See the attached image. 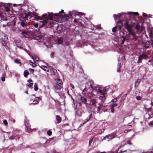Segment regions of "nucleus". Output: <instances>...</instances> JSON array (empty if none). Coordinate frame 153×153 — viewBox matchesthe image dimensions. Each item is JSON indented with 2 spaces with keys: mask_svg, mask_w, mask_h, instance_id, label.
Returning <instances> with one entry per match:
<instances>
[{
  "mask_svg": "<svg viewBox=\"0 0 153 153\" xmlns=\"http://www.w3.org/2000/svg\"><path fill=\"white\" fill-rule=\"evenodd\" d=\"M124 16L126 20L124 23V25L128 32L129 39L132 42H135L137 39V38L135 33L132 29L134 26L135 24L132 22H130L129 20L130 19L129 14H126L124 15Z\"/></svg>",
  "mask_w": 153,
  "mask_h": 153,
  "instance_id": "f257e3e1",
  "label": "nucleus"
},
{
  "mask_svg": "<svg viewBox=\"0 0 153 153\" xmlns=\"http://www.w3.org/2000/svg\"><path fill=\"white\" fill-rule=\"evenodd\" d=\"M64 10H61V11L59 12V13L55 14L54 15L52 13H50L49 12H48V13H45L42 15V17L38 16V19L39 20H42L41 22H42V25H39L40 27H42L46 24L47 22L46 20H44L43 18L44 19L46 20L49 19L50 20H52L53 19V18H54L55 16H56L58 18H61V16L60 14L63 13Z\"/></svg>",
  "mask_w": 153,
  "mask_h": 153,
  "instance_id": "f03ea898",
  "label": "nucleus"
},
{
  "mask_svg": "<svg viewBox=\"0 0 153 153\" xmlns=\"http://www.w3.org/2000/svg\"><path fill=\"white\" fill-rule=\"evenodd\" d=\"M97 97L96 95L92 94H90L88 96V101L87 104L91 106L97 108V111L99 112L103 107V105L99 103V105L97 107L96 104L97 103L96 100Z\"/></svg>",
  "mask_w": 153,
  "mask_h": 153,
  "instance_id": "7ed1b4c3",
  "label": "nucleus"
},
{
  "mask_svg": "<svg viewBox=\"0 0 153 153\" xmlns=\"http://www.w3.org/2000/svg\"><path fill=\"white\" fill-rule=\"evenodd\" d=\"M93 82L92 81L89 82H87L85 85V89H89L91 92L92 91H94V89H93Z\"/></svg>",
  "mask_w": 153,
  "mask_h": 153,
  "instance_id": "20e7f679",
  "label": "nucleus"
},
{
  "mask_svg": "<svg viewBox=\"0 0 153 153\" xmlns=\"http://www.w3.org/2000/svg\"><path fill=\"white\" fill-rule=\"evenodd\" d=\"M117 25L116 26L118 28V30L120 31L123 25L122 21L120 19L119 21L117 22Z\"/></svg>",
  "mask_w": 153,
  "mask_h": 153,
  "instance_id": "39448f33",
  "label": "nucleus"
},
{
  "mask_svg": "<svg viewBox=\"0 0 153 153\" xmlns=\"http://www.w3.org/2000/svg\"><path fill=\"white\" fill-rule=\"evenodd\" d=\"M149 36L150 38V40L149 41V42L151 44V43L153 42V34L152 30H150L149 33Z\"/></svg>",
  "mask_w": 153,
  "mask_h": 153,
  "instance_id": "423d86ee",
  "label": "nucleus"
},
{
  "mask_svg": "<svg viewBox=\"0 0 153 153\" xmlns=\"http://www.w3.org/2000/svg\"><path fill=\"white\" fill-rule=\"evenodd\" d=\"M54 87L56 89L60 90L63 88V85H60L58 84H55L53 85Z\"/></svg>",
  "mask_w": 153,
  "mask_h": 153,
  "instance_id": "0eeeda50",
  "label": "nucleus"
},
{
  "mask_svg": "<svg viewBox=\"0 0 153 153\" xmlns=\"http://www.w3.org/2000/svg\"><path fill=\"white\" fill-rule=\"evenodd\" d=\"M10 7V5L9 4H5L4 5L3 8H2L4 9L7 12H8L10 11L9 9Z\"/></svg>",
  "mask_w": 153,
  "mask_h": 153,
  "instance_id": "6e6552de",
  "label": "nucleus"
},
{
  "mask_svg": "<svg viewBox=\"0 0 153 153\" xmlns=\"http://www.w3.org/2000/svg\"><path fill=\"white\" fill-rule=\"evenodd\" d=\"M94 90H95L97 92H99L101 94V95H102V96H101V97L103 98L104 97V94H103L102 91L100 89H99V88H97V87H95L94 88Z\"/></svg>",
  "mask_w": 153,
  "mask_h": 153,
  "instance_id": "1a4fd4ad",
  "label": "nucleus"
},
{
  "mask_svg": "<svg viewBox=\"0 0 153 153\" xmlns=\"http://www.w3.org/2000/svg\"><path fill=\"white\" fill-rule=\"evenodd\" d=\"M41 98L39 97L36 98L33 101V104H37L39 102V100H41ZM31 104H32L31 103Z\"/></svg>",
  "mask_w": 153,
  "mask_h": 153,
  "instance_id": "9d476101",
  "label": "nucleus"
},
{
  "mask_svg": "<svg viewBox=\"0 0 153 153\" xmlns=\"http://www.w3.org/2000/svg\"><path fill=\"white\" fill-rule=\"evenodd\" d=\"M114 136L112 134L106 136L105 138L108 139L109 140H111L114 138Z\"/></svg>",
  "mask_w": 153,
  "mask_h": 153,
  "instance_id": "9b49d317",
  "label": "nucleus"
},
{
  "mask_svg": "<svg viewBox=\"0 0 153 153\" xmlns=\"http://www.w3.org/2000/svg\"><path fill=\"white\" fill-rule=\"evenodd\" d=\"M56 83L63 85V82L62 80L59 79H56Z\"/></svg>",
  "mask_w": 153,
  "mask_h": 153,
  "instance_id": "f8f14e48",
  "label": "nucleus"
},
{
  "mask_svg": "<svg viewBox=\"0 0 153 153\" xmlns=\"http://www.w3.org/2000/svg\"><path fill=\"white\" fill-rule=\"evenodd\" d=\"M56 118L57 121L58 123H59L61 122L62 119L59 116L56 115Z\"/></svg>",
  "mask_w": 153,
  "mask_h": 153,
  "instance_id": "ddd939ff",
  "label": "nucleus"
},
{
  "mask_svg": "<svg viewBox=\"0 0 153 153\" xmlns=\"http://www.w3.org/2000/svg\"><path fill=\"white\" fill-rule=\"evenodd\" d=\"M141 82V80L140 79H138L135 83L134 86L135 87H137L139 84Z\"/></svg>",
  "mask_w": 153,
  "mask_h": 153,
  "instance_id": "4468645a",
  "label": "nucleus"
},
{
  "mask_svg": "<svg viewBox=\"0 0 153 153\" xmlns=\"http://www.w3.org/2000/svg\"><path fill=\"white\" fill-rule=\"evenodd\" d=\"M29 74V73L27 70L24 71V75L25 77H27V76Z\"/></svg>",
  "mask_w": 153,
  "mask_h": 153,
  "instance_id": "2eb2a0df",
  "label": "nucleus"
},
{
  "mask_svg": "<svg viewBox=\"0 0 153 153\" xmlns=\"http://www.w3.org/2000/svg\"><path fill=\"white\" fill-rule=\"evenodd\" d=\"M21 34H22V36H23L24 37H26L25 35H27L28 33L26 31H23L21 33Z\"/></svg>",
  "mask_w": 153,
  "mask_h": 153,
  "instance_id": "dca6fc26",
  "label": "nucleus"
},
{
  "mask_svg": "<svg viewBox=\"0 0 153 153\" xmlns=\"http://www.w3.org/2000/svg\"><path fill=\"white\" fill-rule=\"evenodd\" d=\"M20 25L22 27H24L25 26H26L27 25V23H25L23 21H22L20 22Z\"/></svg>",
  "mask_w": 153,
  "mask_h": 153,
  "instance_id": "f3484780",
  "label": "nucleus"
},
{
  "mask_svg": "<svg viewBox=\"0 0 153 153\" xmlns=\"http://www.w3.org/2000/svg\"><path fill=\"white\" fill-rule=\"evenodd\" d=\"M1 42L3 46L5 47L6 48H8L7 46V43L5 40H2Z\"/></svg>",
  "mask_w": 153,
  "mask_h": 153,
  "instance_id": "a211bd4d",
  "label": "nucleus"
},
{
  "mask_svg": "<svg viewBox=\"0 0 153 153\" xmlns=\"http://www.w3.org/2000/svg\"><path fill=\"white\" fill-rule=\"evenodd\" d=\"M135 28L137 29L138 31H141L142 30V28L140 27V25H137L135 27Z\"/></svg>",
  "mask_w": 153,
  "mask_h": 153,
  "instance_id": "6ab92c4d",
  "label": "nucleus"
},
{
  "mask_svg": "<svg viewBox=\"0 0 153 153\" xmlns=\"http://www.w3.org/2000/svg\"><path fill=\"white\" fill-rule=\"evenodd\" d=\"M31 14V12H28L27 13H25V16L24 17V18H27L28 16H30Z\"/></svg>",
  "mask_w": 153,
  "mask_h": 153,
  "instance_id": "aec40b11",
  "label": "nucleus"
},
{
  "mask_svg": "<svg viewBox=\"0 0 153 153\" xmlns=\"http://www.w3.org/2000/svg\"><path fill=\"white\" fill-rule=\"evenodd\" d=\"M81 100L82 101L85 103H86V102L88 101H87V99L86 98L84 97H81Z\"/></svg>",
  "mask_w": 153,
  "mask_h": 153,
  "instance_id": "412c9836",
  "label": "nucleus"
},
{
  "mask_svg": "<svg viewBox=\"0 0 153 153\" xmlns=\"http://www.w3.org/2000/svg\"><path fill=\"white\" fill-rule=\"evenodd\" d=\"M28 82L30 83L28 85V86L30 87H32L33 85V82H32V80L31 79H30L28 80Z\"/></svg>",
  "mask_w": 153,
  "mask_h": 153,
  "instance_id": "4be33fe9",
  "label": "nucleus"
},
{
  "mask_svg": "<svg viewBox=\"0 0 153 153\" xmlns=\"http://www.w3.org/2000/svg\"><path fill=\"white\" fill-rule=\"evenodd\" d=\"M63 42V39L62 38H60L58 39L57 43L59 44H61Z\"/></svg>",
  "mask_w": 153,
  "mask_h": 153,
  "instance_id": "5701e85b",
  "label": "nucleus"
},
{
  "mask_svg": "<svg viewBox=\"0 0 153 153\" xmlns=\"http://www.w3.org/2000/svg\"><path fill=\"white\" fill-rule=\"evenodd\" d=\"M121 39L122 40L121 44H123L125 41V38L124 36H122L121 37Z\"/></svg>",
  "mask_w": 153,
  "mask_h": 153,
  "instance_id": "b1692460",
  "label": "nucleus"
},
{
  "mask_svg": "<svg viewBox=\"0 0 153 153\" xmlns=\"http://www.w3.org/2000/svg\"><path fill=\"white\" fill-rule=\"evenodd\" d=\"M118 29V28L116 26L114 27L112 29V32H116V31H117V30Z\"/></svg>",
  "mask_w": 153,
  "mask_h": 153,
  "instance_id": "393cba45",
  "label": "nucleus"
},
{
  "mask_svg": "<svg viewBox=\"0 0 153 153\" xmlns=\"http://www.w3.org/2000/svg\"><path fill=\"white\" fill-rule=\"evenodd\" d=\"M14 61H15V62L16 63L20 64V65H21V62L18 59H16Z\"/></svg>",
  "mask_w": 153,
  "mask_h": 153,
  "instance_id": "a878e982",
  "label": "nucleus"
},
{
  "mask_svg": "<svg viewBox=\"0 0 153 153\" xmlns=\"http://www.w3.org/2000/svg\"><path fill=\"white\" fill-rule=\"evenodd\" d=\"M143 59H145L148 57V56L145 54H143L140 55Z\"/></svg>",
  "mask_w": 153,
  "mask_h": 153,
  "instance_id": "bb28decb",
  "label": "nucleus"
},
{
  "mask_svg": "<svg viewBox=\"0 0 153 153\" xmlns=\"http://www.w3.org/2000/svg\"><path fill=\"white\" fill-rule=\"evenodd\" d=\"M143 59V58H142L141 56H139L138 57V60L137 61V62L138 63L141 62L142 60Z\"/></svg>",
  "mask_w": 153,
  "mask_h": 153,
  "instance_id": "cd10ccee",
  "label": "nucleus"
},
{
  "mask_svg": "<svg viewBox=\"0 0 153 153\" xmlns=\"http://www.w3.org/2000/svg\"><path fill=\"white\" fill-rule=\"evenodd\" d=\"M92 117V114H89L88 117H87L86 118V122H88V121L91 118V117Z\"/></svg>",
  "mask_w": 153,
  "mask_h": 153,
  "instance_id": "c85d7f7f",
  "label": "nucleus"
},
{
  "mask_svg": "<svg viewBox=\"0 0 153 153\" xmlns=\"http://www.w3.org/2000/svg\"><path fill=\"white\" fill-rule=\"evenodd\" d=\"M34 87V90L35 91H37L38 90V88L36 83H35Z\"/></svg>",
  "mask_w": 153,
  "mask_h": 153,
  "instance_id": "c756f323",
  "label": "nucleus"
},
{
  "mask_svg": "<svg viewBox=\"0 0 153 153\" xmlns=\"http://www.w3.org/2000/svg\"><path fill=\"white\" fill-rule=\"evenodd\" d=\"M94 138V137H92L90 138L89 142V145H91V143L93 141Z\"/></svg>",
  "mask_w": 153,
  "mask_h": 153,
  "instance_id": "7c9ffc66",
  "label": "nucleus"
},
{
  "mask_svg": "<svg viewBox=\"0 0 153 153\" xmlns=\"http://www.w3.org/2000/svg\"><path fill=\"white\" fill-rule=\"evenodd\" d=\"M47 134L49 136H51L52 134V132L51 130H49L47 132Z\"/></svg>",
  "mask_w": 153,
  "mask_h": 153,
  "instance_id": "2f4dec72",
  "label": "nucleus"
},
{
  "mask_svg": "<svg viewBox=\"0 0 153 153\" xmlns=\"http://www.w3.org/2000/svg\"><path fill=\"white\" fill-rule=\"evenodd\" d=\"M131 14H132L133 15L135 16H137L139 15V13L137 12H133L132 13H130Z\"/></svg>",
  "mask_w": 153,
  "mask_h": 153,
  "instance_id": "473e14b6",
  "label": "nucleus"
},
{
  "mask_svg": "<svg viewBox=\"0 0 153 153\" xmlns=\"http://www.w3.org/2000/svg\"><path fill=\"white\" fill-rule=\"evenodd\" d=\"M42 69H43L45 71H47L48 70V68L45 66H42Z\"/></svg>",
  "mask_w": 153,
  "mask_h": 153,
  "instance_id": "72a5a7b5",
  "label": "nucleus"
},
{
  "mask_svg": "<svg viewBox=\"0 0 153 153\" xmlns=\"http://www.w3.org/2000/svg\"><path fill=\"white\" fill-rule=\"evenodd\" d=\"M2 36H4V39L7 40L8 39L7 36L6 34H4V33L3 34Z\"/></svg>",
  "mask_w": 153,
  "mask_h": 153,
  "instance_id": "f704fd0d",
  "label": "nucleus"
},
{
  "mask_svg": "<svg viewBox=\"0 0 153 153\" xmlns=\"http://www.w3.org/2000/svg\"><path fill=\"white\" fill-rule=\"evenodd\" d=\"M50 71L51 75H55V72L54 71L52 70H50Z\"/></svg>",
  "mask_w": 153,
  "mask_h": 153,
  "instance_id": "c9c22d12",
  "label": "nucleus"
},
{
  "mask_svg": "<svg viewBox=\"0 0 153 153\" xmlns=\"http://www.w3.org/2000/svg\"><path fill=\"white\" fill-rule=\"evenodd\" d=\"M150 43V42H149V41H148L146 42V47L147 48H149V46Z\"/></svg>",
  "mask_w": 153,
  "mask_h": 153,
  "instance_id": "e433bc0d",
  "label": "nucleus"
},
{
  "mask_svg": "<svg viewBox=\"0 0 153 153\" xmlns=\"http://www.w3.org/2000/svg\"><path fill=\"white\" fill-rule=\"evenodd\" d=\"M69 15H68V14H65L64 13V17H65L66 19L67 18H71V17H69Z\"/></svg>",
  "mask_w": 153,
  "mask_h": 153,
  "instance_id": "4c0bfd02",
  "label": "nucleus"
},
{
  "mask_svg": "<svg viewBox=\"0 0 153 153\" xmlns=\"http://www.w3.org/2000/svg\"><path fill=\"white\" fill-rule=\"evenodd\" d=\"M5 4L2 2H0V7H2L3 8Z\"/></svg>",
  "mask_w": 153,
  "mask_h": 153,
  "instance_id": "58836bf2",
  "label": "nucleus"
},
{
  "mask_svg": "<svg viewBox=\"0 0 153 153\" xmlns=\"http://www.w3.org/2000/svg\"><path fill=\"white\" fill-rule=\"evenodd\" d=\"M136 98L138 100H140L141 98L142 97L140 96H137L136 97Z\"/></svg>",
  "mask_w": 153,
  "mask_h": 153,
  "instance_id": "ea45409f",
  "label": "nucleus"
},
{
  "mask_svg": "<svg viewBox=\"0 0 153 153\" xmlns=\"http://www.w3.org/2000/svg\"><path fill=\"white\" fill-rule=\"evenodd\" d=\"M3 123L5 126L7 125V122L6 120H3Z\"/></svg>",
  "mask_w": 153,
  "mask_h": 153,
  "instance_id": "a19ab883",
  "label": "nucleus"
},
{
  "mask_svg": "<svg viewBox=\"0 0 153 153\" xmlns=\"http://www.w3.org/2000/svg\"><path fill=\"white\" fill-rule=\"evenodd\" d=\"M114 108L113 106H111V110L112 113H114Z\"/></svg>",
  "mask_w": 153,
  "mask_h": 153,
  "instance_id": "79ce46f5",
  "label": "nucleus"
},
{
  "mask_svg": "<svg viewBox=\"0 0 153 153\" xmlns=\"http://www.w3.org/2000/svg\"><path fill=\"white\" fill-rule=\"evenodd\" d=\"M79 20H79V19H78V20H77L76 19H75L74 20V22L76 23H78V21H79V22H80L79 21Z\"/></svg>",
  "mask_w": 153,
  "mask_h": 153,
  "instance_id": "37998d69",
  "label": "nucleus"
},
{
  "mask_svg": "<svg viewBox=\"0 0 153 153\" xmlns=\"http://www.w3.org/2000/svg\"><path fill=\"white\" fill-rule=\"evenodd\" d=\"M117 101V98H115L113 99L111 101L112 102H116Z\"/></svg>",
  "mask_w": 153,
  "mask_h": 153,
  "instance_id": "c03bdc74",
  "label": "nucleus"
},
{
  "mask_svg": "<svg viewBox=\"0 0 153 153\" xmlns=\"http://www.w3.org/2000/svg\"><path fill=\"white\" fill-rule=\"evenodd\" d=\"M38 26H39V24L38 23H36L34 24V26L35 27H38Z\"/></svg>",
  "mask_w": 153,
  "mask_h": 153,
  "instance_id": "a18cd8bd",
  "label": "nucleus"
},
{
  "mask_svg": "<svg viewBox=\"0 0 153 153\" xmlns=\"http://www.w3.org/2000/svg\"><path fill=\"white\" fill-rule=\"evenodd\" d=\"M75 13H76L77 15H78L79 14H80L81 15H84V14L83 13H82V12H80V13H77L76 12H75Z\"/></svg>",
  "mask_w": 153,
  "mask_h": 153,
  "instance_id": "49530a36",
  "label": "nucleus"
},
{
  "mask_svg": "<svg viewBox=\"0 0 153 153\" xmlns=\"http://www.w3.org/2000/svg\"><path fill=\"white\" fill-rule=\"evenodd\" d=\"M55 54V53L54 52H52L51 53V57H52Z\"/></svg>",
  "mask_w": 153,
  "mask_h": 153,
  "instance_id": "de8ad7c7",
  "label": "nucleus"
},
{
  "mask_svg": "<svg viewBox=\"0 0 153 153\" xmlns=\"http://www.w3.org/2000/svg\"><path fill=\"white\" fill-rule=\"evenodd\" d=\"M1 80L2 81H4L5 80V77L4 76H3L1 78Z\"/></svg>",
  "mask_w": 153,
  "mask_h": 153,
  "instance_id": "09e8293b",
  "label": "nucleus"
},
{
  "mask_svg": "<svg viewBox=\"0 0 153 153\" xmlns=\"http://www.w3.org/2000/svg\"><path fill=\"white\" fill-rule=\"evenodd\" d=\"M117 105L116 103H114L113 105H112L111 106H113V107L114 108V107L117 106Z\"/></svg>",
  "mask_w": 153,
  "mask_h": 153,
  "instance_id": "8fccbe9b",
  "label": "nucleus"
},
{
  "mask_svg": "<svg viewBox=\"0 0 153 153\" xmlns=\"http://www.w3.org/2000/svg\"><path fill=\"white\" fill-rule=\"evenodd\" d=\"M131 129L126 130L124 131V132L125 133H127L128 131H130Z\"/></svg>",
  "mask_w": 153,
  "mask_h": 153,
  "instance_id": "3c124183",
  "label": "nucleus"
},
{
  "mask_svg": "<svg viewBox=\"0 0 153 153\" xmlns=\"http://www.w3.org/2000/svg\"><path fill=\"white\" fill-rule=\"evenodd\" d=\"M149 125H150V126H151V125H153V120L150 123H149Z\"/></svg>",
  "mask_w": 153,
  "mask_h": 153,
  "instance_id": "603ef678",
  "label": "nucleus"
},
{
  "mask_svg": "<svg viewBox=\"0 0 153 153\" xmlns=\"http://www.w3.org/2000/svg\"><path fill=\"white\" fill-rule=\"evenodd\" d=\"M120 67H119L117 69V71L118 72H120V66L119 65Z\"/></svg>",
  "mask_w": 153,
  "mask_h": 153,
  "instance_id": "864d4df0",
  "label": "nucleus"
},
{
  "mask_svg": "<svg viewBox=\"0 0 153 153\" xmlns=\"http://www.w3.org/2000/svg\"><path fill=\"white\" fill-rule=\"evenodd\" d=\"M34 60H36L37 61L38 60V59L36 57V56H35V58L34 59Z\"/></svg>",
  "mask_w": 153,
  "mask_h": 153,
  "instance_id": "5fc2aeb1",
  "label": "nucleus"
},
{
  "mask_svg": "<svg viewBox=\"0 0 153 153\" xmlns=\"http://www.w3.org/2000/svg\"><path fill=\"white\" fill-rule=\"evenodd\" d=\"M34 60H36L37 61L38 60V59L36 57V56H35V58L34 59Z\"/></svg>",
  "mask_w": 153,
  "mask_h": 153,
  "instance_id": "6e6d98bb",
  "label": "nucleus"
},
{
  "mask_svg": "<svg viewBox=\"0 0 153 153\" xmlns=\"http://www.w3.org/2000/svg\"><path fill=\"white\" fill-rule=\"evenodd\" d=\"M117 15H116L115 14H114V16H113L114 17V19L115 20L116 19H115V17H117Z\"/></svg>",
  "mask_w": 153,
  "mask_h": 153,
  "instance_id": "4d7b16f0",
  "label": "nucleus"
},
{
  "mask_svg": "<svg viewBox=\"0 0 153 153\" xmlns=\"http://www.w3.org/2000/svg\"><path fill=\"white\" fill-rule=\"evenodd\" d=\"M143 16L144 17H146V14L144 13H143Z\"/></svg>",
  "mask_w": 153,
  "mask_h": 153,
  "instance_id": "13d9d810",
  "label": "nucleus"
},
{
  "mask_svg": "<svg viewBox=\"0 0 153 153\" xmlns=\"http://www.w3.org/2000/svg\"><path fill=\"white\" fill-rule=\"evenodd\" d=\"M35 56L34 55H32V56H31V58L33 60L35 58Z\"/></svg>",
  "mask_w": 153,
  "mask_h": 153,
  "instance_id": "bf43d9fd",
  "label": "nucleus"
},
{
  "mask_svg": "<svg viewBox=\"0 0 153 153\" xmlns=\"http://www.w3.org/2000/svg\"><path fill=\"white\" fill-rule=\"evenodd\" d=\"M127 143L128 144H131V141L130 140H128V141L127 142Z\"/></svg>",
  "mask_w": 153,
  "mask_h": 153,
  "instance_id": "052dcab7",
  "label": "nucleus"
},
{
  "mask_svg": "<svg viewBox=\"0 0 153 153\" xmlns=\"http://www.w3.org/2000/svg\"><path fill=\"white\" fill-rule=\"evenodd\" d=\"M29 70L30 71L32 72H33L34 71V70L33 69H29Z\"/></svg>",
  "mask_w": 153,
  "mask_h": 153,
  "instance_id": "680f3d73",
  "label": "nucleus"
},
{
  "mask_svg": "<svg viewBox=\"0 0 153 153\" xmlns=\"http://www.w3.org/2000/svg\"><path fill=\"white\" fill-rule=\"evenodd\" d=\"M117 17L118 18H120L121 17V15L120 14H118V15H117Z\"/></svg>",
  "mask_w": 153,
  "mask_h": 153,
  "instance_id": "e2e57ef3",
  "label": "nucleus"
},
{
  "mask_svg": "<svg viewBox=\"0 0 153 153\" xmlns=\"http://www.w3.org/2000/svg\"><path fill=\"white\" fill-rule=\"evenodd\" d=\"M53 152L54 153H60L59 152H56V150H53Z\"/></svg>",
  "mask_w": 153,
  "mask_h": 153,
  "instance_id": "0e129e2a",
  "label": "nucleus"
},
{
  "mask_svg": "<svg viewBox=\"0 0 153 153\" xmlns=\"http://www.w3.org/2000/svg\"><path fill=\"white\" fill-rule=\"evenodd\" d=\"M71 87L72 88V89H74V86H73V85L71 86Z\"/></svg>",
  "mask_w": 153,
  "mask_h": 153,
  "instance_id": "69168bd1",
  "label": "nucleus"
},
{
  "mask_svg": "<svg viewBox=\"0 0 153 153\" xmlns=\"http://www.w3.org/2000/svg\"><path fill=\"white\" fill-rule=\"evenodd\" d=\"M151 30H152V33H153V27H152L151 29Z\"/></svg>",
  "mask_w": 153,
  "mask_h": 153,
  "instance_id": "338daca9",
  "label": "nucleus"
},
{
  "mask_svg": "<svg viewBox=\"0 0 153 153\" xmlns=\"http://www.w3.org/2000/svg\"><path fill=\"white\" fill-rule=\"evenodd\" d=\"M69 14H70V17H71V16H72V14H71V12H70Z\"/></svg>",
  "mask_w": 153,
  "mask_h": 153,
  "instance_id": "774afa93",
  "label": "nucleus"
}]
</instances>
